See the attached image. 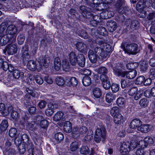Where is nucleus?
Here are the masks:
<instances>
[{
	"label": "nucleus",
	"instance_id": "nucleus-1",
	"mask_svg": "<svg viewBox=\"0 0 155 155\" xmlns=\"http://www.w3.org/2000/svg\"><path fill=\"white\" fill-rule=\"evenodd\" d=\"M94 53L101 58L106 57L107 53L110 52L111 50L109 44L102 41H99L97 42H94L91 46Z\"/></svg>",
	"mask_w": 155,
	"mask_h": 155
},
{
	"label": "nucleus",
	"instance_id": "nucleus-2",
	"mask_svg": "<svg viewBox=\"0 0 155 155\" xmlns=\"http://www.w3.org/2000/svg\"><path fill=\"white\" fill-rule=\"evenodd\" d=\"M17 31V28L14 25L8 26L6 31V34L4 35L0 40L2 45H5L10 41L12 42H15Z\"/></svg>",
	"mask_w": 155,
	"mask_h": 155
},
{
	"label": "nucleus",
	"instance_id": "nucleus-3",
	"mask_svg": "<svg viewBox=\"0 0 155 155\" xmlns=\"http://www.w3.org/2000/svg\"><path fill=\"white\" fill-rule=\"evenodd\" d=\"M68 57L70 63L73 66L77 64L81 67L84 66L85 58L83 54H80L78 55L75 52H71L68 54Z\"/></svg>",
	"mask_w": 155,
	"mask_h": 155
},
{
	"label": "nucleus",
	"instance_id": "nucleus-4",
	"mask_svg": "<svg viewBox=\"0 0 155 155\" xmlns=\"http://www.w3.org/2000/svg\"><path fill=\"white\" fill-rule=\"evenodd\" d=\"M113 72L115 75L118 76H120L123 78L126 76L127 78L129 79L134 78L136 76L137 73V71L135 70L127 71H122L117 68H114Z\"/></svg>",
	"mask_w": 155,
	"mask_h": 155
},
{
	"label": "nucleus",
	"instance_id": "nucleus-5",
	"mask_svg": "<svg viewBox=\"0 0 155 155\" xmlns=\"http://www.w3.org/2000/svg\"><path fill=\"white\" fill-rule=\"evenodd\" d=\"M122 48L125 52L129 54L135 55L138 52V45L136 44H127L126 47L122 46Z\"/></svg>",
	"mask_w": 155,
	"mask_h": 155
},
{
	"label": "nucleus",
	"instance_id": "nucleus-6",
	"mask_svg": "<svg viewBox=\"0 0 155 155\" xmlns=\"http://www.w3.org/2000/svg\"><path fill=\"white\" fill-rule=\"evenodd\" d=\"M106 134L105 129L103 127H98L96 129L94 136V140L97 143L101 140L102 138H104Z\"/></svg>",
	"mask_w": 155,
	"mask_h": 155
},
{
	"label": "nucleus",
	"instance_id": "nucleus-7",
	"mask_svg": "<svg viewBox=\"0 0 155 155\" xmlns=\"http://www.w3.org/2000/svg\"><path fill=\"white\" fill-rule=\"evenodd\" d=\"M27 67L31 71H34L37 70L38 71H39L41 69L42 65L39 61H37L31 60L28 61Z\"/></svg>",
	"mask_w": 155,
	"mask_h": 155
},
{
	"label": "nucleus",
	"instance_id": "nucleus-8",
	"mask_svg": "<svg viewBox=\"0 0 155 155\" xmlns=\"http://www.w3.org/2000/svg\"><path fill=\"white\" fill-rule=\"evenodd\" d=\"M9 42H11V44L8 45L6 47L5 50L8 54L12 55L17 52L18 50L17 47V45L14 43L15 42H12L10 41Z\"/></svg>",
	"mask_w": 155,
	"mask_h": 155
},
{
	"label": "nucleus",
	"instance_id": "nucleus-9",
	"mask_svg": "<svg viewBox=\"0 0 155 155\" xmlns=\"http://www.w3.org/2000/svg\"><path fill=\"white\" fill-rule=\"evenodd\" d=\"M58 105L55 103L50 102L48 105L47 108L45 110L46 114L48 116L52 115L54 112V110L57 109Z\"/></svg>",
	"mask_w": 155,
	"mask_h": 155
},
{
	"label": "nucleus",
	"instance_id": "nucleus-10",
	"mask_svg": "<svg viewBox=\"0 0 155 155\" xmlns=\"http://www.w3.org/2000/svg\"><path fill=\"white\" fill-rule=\"evenodd\" d=\"M13 110V107L11 105L8 107L2 103L0 104V112L4 116H7L9 114V111Z\"/></svg>",
	"mask_w": 155,
	"mask_h": 155
},
{
	"label": "nucleus",
	"instance_id": "nucleus-11",
	"mask_svg": "<svg viewBox=\"0 0 155 155\" xmlns=\"http://www.w3.org/2000/svg\"><path fill=\"white\" fill-rule=\"evenodd\" d=\"M130 150L129 148V143L128 142H123L121 145L120 152L122 155L127 154Z\"/></svg>",
	"mask_w": 155,
	"mask_h": 155
},
{
	"label": "nucleus",
	"instance_id": "nucleus-12",
	"mask_svg": "<svg viewBox=\"0 0 155 155\" xmlns=\"http://www.w3.org/2000/svg\"><path fill=\"white\" fill-rule=\"evenodd\" d=\"M151 125L149 124H143L141 125L140 126L138 127L137 130L143 133H147L149 132L152 128Z\"/></svg>",
	"mask_w": 155,
	"mask_h": 155
},
{
	"label": "nucleus",
	"instance_id": "nucleus-13",
	"mask_svg": "<svg viewBox=\"0 0 155 155\" xmlns=\"http://www.w3.org/2000/svg\"><path fill=\"white\" fill-rule=\"evenodd\" d=\"M25 91L26 93L24 98L26 101H28L30 98L31 96L35 97L37 95V93L36 92L32 91L28 88H26Z\"/></svg>",
	"mask_w": 155,
	"mask_h": 155
},
{
	"label": "nucleus",
	"instance_id": "nucleus-14",
	"mask_svg": "<svg viewBox=\"0 0 155 155\" xmlns=\"http://www.w3.org/2000/svg\"><path fill=\"white\" fill-rule=\"evenodd\" d=\"M88 55L89 60L92 63L96 62L97 60L98 56L96 54L93 50H90L88 52Z\"/></svg>",
	"mask_w": 155,
	"mask_h": 155
},
{
	"label": "nucleus",
	"instance_id": "nucleus-15",
	"mask_svg": "<svg viewBox=\"0 0 155 155\" xmlns=\"http://www.w3.org/2000/svg\"><path fill=\"white\" fill-rule=\"evenodd\" d=\"M65 81L68 84L69 86L72 85L74 86H75L78 84V81L76 78L73 77H66L65 78Z\"/></svg>",
	"mask_w": 155,
	"mask_h": 155
},
{
	"label": "nucleus",
	"instance_id": "nucleus-16",
	"mask_svg": "<svg viewBox=\"0 0 155 155\" xmlns=\"http://www.w3.org/2000/svg\"><path fill=\"white\" fill-rule=\"evenodd\" d=\"M12 76L13 77L16 79H22L24 77L23 72L17 69H15L13 71Z\"/></svg>",
	"mask_w": 155,
	"mask_h": 155
},
{
	"label": "nucleus",
	"instance_id": "nucleus-17",
	"mask_svg": "<svg viewBox=\"0 0 155 155\" xmlns=\"http://www.w3.org/2000/svg\"><path fill=\"white\" fill-rule=\"evenodd\" d=\"M142 122L139 119H135L133 120L130 124V128L132 129L135 128L142 124Z\"/></svg>",
	"mask_w": 155,
	"mask_h": 155
},
{
	"label": "nucleus",
	"instance_id": "nucleus-18",
	"mask_svg": "<svg viewBox=\"0 0 155 155\" xmlns=\"http://www.w3.org/2000/svg\"><path fill=\"white\" fill-rule=\"evenodd\" d=\"M11 145V143L9 141H7L5 147L3 149V153L5 155H9L12 152V150L10 149V147Z\"/></svg>",
	"mask_w": 155,
	"mask_h": 155
},
{
	"label": "nucleus",
	"instance_id": "nucleus-19",
	"mask_svg": "<svg viewBox=\"0 0 155 155\" xmlns=\"http://www.w3.org/2000/svg\"><path fill=\"white\" fill-rule=\"evenodd\" d=\"M107 25L108 29L110 32H113L116 29V23L113 21H109Z\"/></svg>",
	"mask_w": 155,
	"mask_h": 155
},
{
	"label": "nucleus",
	"instance_id": "nucleus-20",
	"mask_svg": "<svg viewBox=\"0 0 155 155\" xmlns=\"http://www.w3.org/2000/svg\"><path fill=\"white\" fill-rule=\"evenodd\" d=\"M61 66V61L60 59L58 57L55 58L54 63V68L56 71H59Z\"/></svg>",
	"mask_w": 155,
	"mask_h": 155
},
{
	"label": "nucleus",
	"instance_id": "nucleus-21",
	"mask_svg": "<svg viewBox=\"0 0 155 155\" xmlns=\"http://www.w3.org/2000/svg\"><path fill=\"white\" fill-rule=\"evenodd\" d=\"M116 98L115 96L111 92L107 93L105 96V100L107 102L110 103Z\"/></svg>",
	"mask_w": 155,
	"mask_h": 155
},
{
	"label": "nucleus",
	"instance_id": "nucleus-22",
	"mask_svg": "<svg viewBox=\"0 0 155 155\" xmlns=\"http://www.w3.org/2000/svg\"><path fill=\"white\" fill-rule=\"evenodd\" d=\"M72 129L71 124L70 121H66L64 125V131L66 133H70Z\"/></svg>",
	"mask_w": 155,
	"mask_h": 155
},
{
	"label": "nucleus",
	"instance_id": "nucleus-23",
	"mask_svg": "<svg viewBox=\"0 0 155 155\" xmlns=\"http://www.w3.org/2000/svg\"><path fill=\"white\" fill-rule=\"evenodd\" d=\"M50 58L47 55L45 56L43 58L42 61L40 60L39 62L41 64H43V65L45 68L48 67L50 63Z\"/></svg>",
	"mask_w": 155,
	"mask_h": 155
},
{
	"label": "nucleus",
	"instance_id": "nucleus-24",
	"mask_svg": "<svg viewBox=\"0 0 155 155\" xmlns=\"http://www.w3.org/2000/svg\"><path fill=\"white\" fill-rule=\"evenodd\" d=\"M64 136L63 134L60 132H58L55 134L54 139L57 143H59L63 140Z\"/></svg>",
	"mask_w": 155,
	"mask_h": 155
},
{
	"label": "nucleus",
	"instance_id": "nucleus-25",
	"mask_svg": "<svg viewBox=\"0 0 155 155\" xmlns=\"http://www.w3.org/2000/svg\"><path fill=\"white\" fill-rule=\"evenodd\" d=\"M76 47L79 51L82 52L85 51L86 49V45L81 42H78L76 45Z\"/></svg>",
	"mask_w": 155,
	"mask_h": 155
},
{
	"label": "nucleus",
	"instance_id": "nucleus-26",
	"mask_svg": "<svg viewBox=\"0 0 155 155\" xmlns=\"http://www.w3.org/2000/svg\"><path fill=\"white\" fill-rule=\"evenodd\" d=\"M114 117V121L116 124H119L124 121L123 117L120 113L117 114Z\"/></svg>",
	"mask_w": 155,
	"mask_h": 155
},
{
	"label": "nucleus",
	"instance_id": "nucleus-27",
	"mask_svg": "<svg viewBox=\"0 0 155 155\" xmlns=\"http://www.w3.org/2000/svg\"><path fill=\"white\" fill-rule=\"evenodd\" d=\"M28 50V49L27 46H25L22 47L21 51V57H23V58H28L29 56Z\"/></svg>",
	"mask_w": 155,
	"mask_h": 155
},
{
	"label": "nucleus",
	"instance_id": "nucleus-28",
	"mask_svg": "<svg viewBox=\"0 0 155 155\" xmlns=\"http://www.w3.org/2000/svg\"><path fill=\"white\" fill-rule=\"evenodd\" d=\"M102 1L103 2V3H101L99 4L98 7H99L100 6L101 7H102L101 8V9L97 8V9L98 10H101L106 8H105L104 6V4H110L113 2V0H102Z\"/></svg>",
	"mask_w": 155,
	"mask_h": 155
},
{
	"label": "nucleus",
	"instance_id": "nucleus-29",
	"mask_svg": "<svg viewBox=\"0 0 155 155\" xmlns=\"http://www.w3.org/2000/svg\"><path fill=\"white\" fill-rule=\"evenodd\" d=\"M63 115L64 113L60 111L58 112L54 115L53 119L56 121H58L61 120Z\"/></svg>",
	"mask_w": 155,
	"mask_h": 155
},
{
	"label": "nucleus",
	"instance_id": "nucleus-30",
	"mask_svg": "<svg viewBox=\"0 0 155 155\" xmlns=\"http://www.w3.org/2000/svg\"><path fill=\"white\" fill-rule=\"evenodd\" d=\"M82 82L84 86H88L91 84V79L89 77L84 76L83 78Z\"/></svg>",
	"mask_w": 155,
	"mask_h": 155
},
{
	"label": "nucleus",
	"instance_id": "nucleus-31",
	"mask_svg": "<svg viewBox=\"0 0 155 155\" xmlns=\"http://www.w3.org/2000/svg\"><path fill=\"white\" fill-rule=\"evenodd\" d=\"M139 66V64L137 62L129 63L127 65V68L128 69L134 70Z\"/></svg>",
	"mask_w": 155,
	"mask_h": 155
},
{
	"label": "nucleus",
	"instance_id": "nucleus-32",
	"mask_svg": "<svg viewBox=\"0 0 155 155\" xmlns=\"http://www.w3.org/2000/svg\"><path fill=\"white\" fill-rule=\"evenodd\" d=\"M145 141L147 145H150V146H153L154 145L155 142V140L150 136H147L144 138Z\"/></svg>",
	"mask_w": 155,
	"mask_h": 155
},
{
	"label": "nucleus",
	"instance_id": "nucleus-33",
	"mask_svg": "<svg viewBox=\"0 0 155 155\" xmlns=\"http://www.w3.org/2000/svg\"><path fill=\"white\" fill-rule=\"evenodd\" d=\"M79 144L78 142L76 141L72 142L70 144L69 149L71 151H74L76 150L78 148Z\"/></svg>",
	"mask_w": 155,
	"mask_h": 155
},
{
	"label": "nucleus",
	"instance_id": "nucleus-34",
	"mask_svg": "<svg viewBox=\"0 0 155 155\" xmlns=\"http://www.w3.org/2000/svg\"><path fill=\"white\" fill-rule=\"evenodd\" d=\"M93 92L94 96L97 98H99L102 94L101 92L100 89L98 88H94Z\"/></svg>",
	"mask_w": 155,
	"mask_h": 155
},
{
	"label": "nucleus",
	"instance_id": "nucleus-35",
	"mask_svg": "<svg viewBox=\"0 0 155 155\" xmlns=\"http://www.w3.org/2000/svg\"><path fill=\"white\" fill-rule=\"evenodd\" d=\"M144 7V5L142 2L140 1L138 2L136 6V9L139 12H142L143 11Z\"/></svg>",
	"mask_w": 155,
	"mask_h": 155
},
{
	"label": "nucleus",
	"instance_id": "nucleus-36",
	"mask_svg": "<svg viewBox=\"0 0 155 155\" xmlns=\"http://www.w3.org/2000/svg\"><path fill=\"white\" fill-rule=\"evenodd\" d=\"M139 142L136 140H132L129 143V148L130 150H132L138 147Z\"/></svg>",
	"mask_w": 155,
	"mask_h": 155
},
{
	"label": "nucleus",
	"instance_id": "nucleus-37",
	"mask_svg": "<svg viewBox=\"0 0 155 155\" xmlns=\"http://www.w3.org/2000/svg\"><path fill=\"white\" fill-rule=\"evenodd\" d=\"M80 152L82 154L87 155L89 153V150L87 147L84 146L80 148Z\"/></svg>",
	"mask_w": 155,
	"mask_h": 155
},
{
	"label": "nucleus",
	"instance_id": "nucleus-38",
	"mask_svg": "<svg viewBox=\"0 0 155 155\" xmlns=\"http://www.w3.org/2000/svg\"><path fill=\"white\" fill-rule=\"evenodd\" d=\"M9 112H11V116L13 119L16 120L18 118L19 116V114L17 112L14 110L13 108V110Z\"/></svg>",
	"mask_w": 155,
	"mask_h": 155
},
{
	"label": "nucleus",
	"instance_id": "nucleus-39",
	"mask_svg": "<svg viewBox=\"0 0 155 155\" xmlns=\"http://www.w3.org/2000/svg\"><path fill=\"white\" fill-rule=\"evenodd\" d=\"M149 103V101L146 98L141 99L139 102V104L141 107H147Z\"/></svg>",
	"mask_w": 155,
	"mask_h": 155
},
{
	"label": "nucleus",
	"instance_id": "nucleus-40",
	"mask_svg": "<svg viewBox=\"0 0 155 155\" xmlns=\"http://www.w3.org/2000/svg\"><path fill=\"white\" fill-rule=\"evenodd\" d=\"M93 135L92 131L89 130L87 131V133L84 137V139L87 141H89L92 139Z\"/></svg>",
	"mask_w": 155,
	"mask_h": 155
},
{
	"label": "nucleus",
	"instance_id": "nucleus-41",
	"mask_svg": "<svg viewBox=\"0 0 155 155\" xmlns=\"http://www.w3.org/2000/svg\"><path fill=\"white\" fill-rule=\"evenodd\" d=\"M63 69L65 71H68L70 67L68 62L66 60L63 61L62 65Z\"/></svg>",
	"mask_w": 155,
	"mask_h": 155
},
{
	"label": "nucleus",
	"instance_id": "nucleus-42",
	"mask_svg": "<svg viewBox=\"0 0 155 155\" xmlns=\"http://www.w3.org/2000/svg\"><path fill=\"white\" fill-rule=\"evenodd\" d=\"M110 114L114 117L117 114L120 113L119 112L118 108L117 107H112L110 110Z\"/></svg>",
	"mask_w": 155,
	"mask_h": 155
},
{
	"label": "nucleus",
	"instance_id": "nucleus-43",
	"mask_svg": "<svg viewBox=\"0 0 155 155\" xmlns=\"http://www.w3.org/2000/svg\"><path fill=\"white\" fill-rule=\"evenodd\" d=\"M1 125V129L3 131L6 130L8 126V122L6 120H3Z\"/></svg>",
	"mask_w": 155,
	"mask_h": 155
},
{
	"label": "nucleus",
	"instance_id": "nucleus-44",
	"mask_svg": "<svg viewBox=\"0 0 155 155\" xmlns=\"http://www.w3.org/2000/svg\"><path fill=\"white\" fill-rule=\"evenodd\" d=\"M18 148L21 154H23L25 151V147L24 144H21L18 145Z\"/></svg>",
	"mask_w": 155,
	"mask_h": 155
},
{
	"label": "nucleus",
	"instance_id": "nucleus-45",
	"mask_svg": "<svg viewBox=\"0 0 155 155\" xmlns=\"http://www.w3.org/2000/svg\"><path fill=\"white\" fill-rule=\"evenodd\" d=\"M145 79V78L144 76H140L137 78L135 81V83L137 84H141L143 83L144 84Z\"/></svg>",
	"mask_w": 155,
	"mask_h": 155
},
{
	"label": "nucleus",
	"instance_id": "nucleus-46",
	"mask_svg": "<svg viewBox=\"0 0 155 155\" xmlns=\"http://www.w3.org/2000/svg\"><path fill=\"white\" fill-rule=\"evenodd\" d=\"M111 87L112 91L114 93L117 92L120 88L119 85L117 84H113Z\"/></svg>",
	"mask_w": 155,
	"mask_h": 155
},
{
	"label": "nucleus",
	"instance_id": "nucleus-47",
	"mask_svg": "<svg viewBox=\"0 0 155 155\" xmlns=\"http://www.w3.org/2000/svg\"><path fill=\"white\" fill-rule=\"evenodd\" d=\"M56 81L57 84L59 86H62L64 84V80L60 77H58L56 78Z\"/></svg>",
	"mask_w": 155,
	"mask_h": 155
},
{
	"label": "nucleus",
	"instance_id": "nucleus-48",
	"mask_svg": "<svg viewBox=\"0 0 155 155\" xmlns=\"http://www.w3.org/2000/svg\"><path fill=\"white\" fill-rule=\"evenodd\" d=\"M22 141L21 135L18 134L17 137H16L14 140V142L16 145L21 144Z\"/></svg>",
	"mask_w": 155,
	"mask_h": 155
},
{
	"label": "nucleus",
	"instance_id": "nucleus-49",
	"mask_svg": "<svg viewBox=\"0 0 155 155\" xmlns=\"http://www.w3.org/2000/svg\"><path fill=\"white\" fill-rule=\"evenodd\" d=\"M148 65L145 62H142L140 65V70L141 71H145L147 68Z\"/></svg>",
	"mask_w": 155,
	"mask_h": 155
},
{
	"label": "nucleus",
	"instance_id": "nucleus-50",
	"mask_svg": "<svg viewBox=\"0 0 155 155\" xmlns=\"http://www.w3.org/2000/svg\"><path fill=\"white\" fill-rule=\"evenodd\" d=\"M125 99L122 97L118 98L117 101V103L118 105L120 107H122L125 104Z\"/></svg>",
	"mask_w": 155,
	"mask_h": 155
},
{
	"label": "nucleus",
	"instance_id": "nucleus-51",
	"mask_svg": "<svg viewBox=\"0 0 155 155\" xmlns=\"http://www.w3.org/2000/svg\"><path fill=\"white\" fill-rule=\"evenodd\" d=\"M97 71L98 73L99 74H107V70L105 67H102L98 68L97 70Z\"/></svg>",
	"mask_w": 155,
	"mask_h": 155
},
{
	"label": "nucleus",
	"instance_id": "nucleus-52",
	"mask_svg": "<svg viewBox=\"0 0 155 155\" xmlns=\"http://www.w3.org/2000/svg\"><path fill=\"white\" fill-rule=\"evenodd\" d=\"M102 85L103 87L106 90L109 89L111 86L110 81H104L102 82Z\"/></svg>",
	"mask_w": 155,
	"mask_h": 155
},
{
	"label": "nucleus",
	"instance_id": "nucleus-53",
	"mask_svg": "<svg viewBox=\"0 0 155 155\" xmlns=\"http://www.w3.org/2000/svg\"><path fill=\"white\" fill-rule=\"evenodd\" d=\"M147 146V143L145 141L144 138L143 140H141L139 142L138 146L144 149V148H146Z\"/></svg>",
	"mask_w": 155,
	"mask_h": 155
},
{
	"label": "nucleus",
	"instance_id": "nucleus-54",
	"mask_svg": "<svg viewBox=\"0 0 155 155\" xmlns=\"http://www.w3.org/2000/svg\"><path fill=\"white\" fill-rule=\"evenodd\" d=\"M137 92V88L133 87L129 90L128 93L129 95L131 96H133Z\"/></svg>",
	"mask_w": 155,
	"mask_h": 155
},
{
	"label": "nucleus",
	"instance_id": "nucleus-55",
	"mask_svg": "<svg viewBox=\"0 0 155 155\" xmlns=\"http://www.w3.org/2000/svg\"><path fill=\"white\" fill-rule=\"evenodd\" d=\"M17 130L15 128H11L10 129L9 132V135L11 137H13L15 136Z\"/></svg>",
	"mask_w": 155,
	"mask_h": 155
},
{
	"label": "nucleus",
	"instance_id": "nucleus-56",
	"mask_svg": "<svg viewBox=\"0 0 155 155\" xmlns=\"http://www.w3.org/2000/svg\"><path fill=\"white\" fill-rule=\"evenodd\" d=\"M40 125L41 127L45 128L48 126V122L47 120H43L41 121Z\"/></svg>",
	"mask_w": 155,
	"mask_h": 155
},
{
	"label": "nucleus",
	"instance_id": "nucleus-57",
	"mask_svg": "<svg viewBox=\"0 0 155 155\" xmlns=\"http://www.w3.org/2000/svg\"><path fill=\"white\" fill-rule=\"evenodd\" d=\"M98 33L101 35H104L106 34V31L105 28L103 27H101L98 28L97 29Z\"/></svg>",
	"mask_w": 155,
	"mask_h": 155
},
{
	"label": "nucleus",
	"instance_id": "nucleus-58",
	"mask_svg": "<svg viewBox=\"0 0 155 155\" xmlns=\"http://www.w3.org/2000/svg\"><path fill=\"white\" fill-rule=\"evenodd\" d=\"M35 79L36 83L38 84H41L43 83V79L38 75H36Z\"/></svg>",
	"mask_w": 155,
	"mask_h": 155
},
{
	"label": "nucleus",
	"instance_id": "nucleus-59",
	"mask_svg": "<svg viewBox=\"0 0 155 155\" xmlns=\"http://www.w3.org/2000/svg\"><path fill=\"white\" fill-rule=\"evenodd\" d=\"M121 87L123 88H124L128 85V80L121 79Z\"/></svg>",
	"mask_w": 155,
	"mask_h": 155
},
{
	"label": "nucleus",
	"instance_id": "nucleus-60",
	"mask_svg": "<svg viewBox=\"0 0 155 155\" xmlns=\"http://www.w3.org/2000/svg\"><path fill=\"white\" fill-rule=\"evenodd\" d=\"M1 63L2 66L0 67V68H2L4 71H6L8 69L9 64L7 62L3 61Z\"/></svg>",
	"mask_w": 155,
	"mask_h": 155
},
{
	"label": "nucleus",
	"instance_id": "nucleus-61",
	"mask_svg": "<svg viewBox=\"0 0 155 155\" xmlns=\"http://www.w3.org/2000/svg\"><path fill=\"white\" fill-rule=\"evenodd\" d=\"M21 140L24 143H26L28 142L29 138L27 135L24 134L21 135Z\"/></svg>",
	"mask_w": 155,
	"mask_h": 155
},
{
	"label": "nucleus",
	"instance_id": "nucleus-62",
	"mask_svg": "<svg viewBox=\"0 0 155 155\" xmlns=\"http://www.w3.org/2000/svg\"><path fill=\"white\" fill-rule=\"evenodd\" d=\"M149 77L153 79L155 77V69L152 68L150 69L149 72Z\"/></svg>",
	"mask_w": 155,
	"mask_h": 155
},
{
	"label": "nucleus",
	"instance_id": "nucleus-63",
	"mask_svg": "<svg viewBox=\"0 0 155 155\" xmlns=\"http://www.w3.org/2000/svg\"><path fill=\"white\" fill-rule=\"evenodd\" d=\"M25 40L24 36L23 35H20L18 37V44L21 45L23 43Z\"/></svg>",
	"mask_w": 155,
	"mask_h": 155
},
{
	"label": "nucleus",
	"instance_id": "nucleus-64",
	"mask_svg": "<svg viewBox=\"0 0 155 155\" xmlns=\"http://www.w3.org/2000/svg\"><path fill=\"white\" fill-rule=\"evenodd\" d=\"M46 104V102L45 101L42 100L38 103V106L40 108L42 109L45 107Z\"/></svg>",
	"mask_w": 155,
	"mask_h": 155
}]
</instances>
